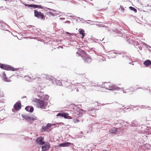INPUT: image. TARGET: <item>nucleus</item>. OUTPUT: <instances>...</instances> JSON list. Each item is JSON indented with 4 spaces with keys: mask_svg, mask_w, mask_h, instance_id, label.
Here are the masks:
<instances>
[{
    "mask_svg": "<svg viewBox=\"0 0 151 151\" xmlns=\"http://www.w3.org/2000/svg\"><path fill=\"white\" fill-rule=\"evenodd\" d=\"M81 35H82V37H81V38L83 39L84 38V37L85 36V34H83Z\"/></svg>",
    "mask_w": 151,
    "mask_h": 151,
    "instance_id": "nucleus-54",
    "label": "nucleus"
},
{
    "mask_svg": "<svg viewBox=\"0 0 151 151\" xmlns=\"http://www.w3.org/2000/svg\"><path fill=\"white\" fill-rule=\"evenodd\" d=\"M27 97L26 96H24L23 97H22V99H24V98H26Z\"/></svg>",
    "mask_w": 151,
    "mask_h": 151,
    "instance_id": "nucleus-58",
    "label": "nucleus"
},
{
    "mask_svg": "<svg viewBox=\"0 0 151 151\" xmlns=\"http://www.w3.org/2000/svg\"><path fill=\"white\" fill-rule=\"evenodd\" d=\"M49 96L47 95H45L43 98V100H48L49 99Z\"/></svg>",
    "mask_w": 151,
    "mask_h": 151,
    "instance_id": "nucleus-33",
    "label": "nucleus"
},
{
    "mask_svg": "<svg viewBox=\"0 0 151 151\" xmlns=\"http://www.w3.org/2000/svg\"><path fill=\"white\" fill-rule=\"evenodd\" d=\"M52 127L50 123H47L45 126H43L42 128L41 131L42 132H47L48 129H49Z\"/></svg>",
    "mask_w": 151,
    "mask_h": 151,
    "instance_id": "nucleus-10",
    "label": "nucleus"
},
{
    "mask_svg": "<svg viewBox=\"0 0 151 151\" xmlns=\"http://www.w3.org/2000/svg\"><path fill=\"white\" fill-rule=\"evenodd\" d=\"M51 124L52 127V126H55L56 125L55 124Z\"/></svg>",
    "mask_w": 151,
    "mask_h": 151,
    "instance_id": "nucleus-56",
    "label": "nucleus"
},
{
    "mask_svg": "<svg viewBox=\"0 0 151 151\" xmlns=\"http://www.w3.org/2000/svg\"><path fill=\"white\" fill-rule=\"evenodd\" d=\"M87 53L85 50H81L80 53V55L82 58H84V57L87 56Z\"/></svg>",
    "mask_w": 151,
    "mask_h": 151,
    "instance_id": "nucleus-27",
    "label": "nucleus"
},
{
    "mask_svg": "<svg viewBox=\"0 0 151 151\" xmlns=\"http://www.w3.org/2000/svg\"><path fill=\"white\" fill-rule=\"evenodd\" d=\"M78 31L79 34L81 35L85 34V31L83 29H79L78 30Z\"/></svg>",
    "mask_w": 151,
    "mask_h": 151,
    "instance_id": "nucleus-30",
    "label": "nucleus"
},
{
    "mask_svg": "<svg viewBox=\"0 0 151 151\" xmlns=\"http://www.w3.org/2000/svg\"><path fill=\"white\" fill-rule=\"evenodd\" d=\"M69 17H71V18H73V17H74V16H72V15H70V16H69Z\"/></svg>",
    "mask_w": 151,
    "mask_h": 151,
    "instance_id": "nucleus-62",
    "label": "nucleus"
},
{
    "mask_svg": "<svg viewBox=\"0 0 151 151\" xmlns=\"http://www.w3.org/2000/svg\"><path fill=\"white\" fill-rule=\"evenodd\" d=\"M52 10L53 12H54V15H55V16H56L57 15H61L62 12H61L60 11H57L55 10L52 9Z\"/></svg>",
    "mask_w": 151,
    "mask_h": 151,
    "instance_id": "nucleus-23",
    "label": "nucleus"
},
{
    "mask_svg": "<svg viewBox=\"0 0 151 151\" xmlns=\"http://www.w3.org/2000/svg\"><path fill=\"white\" fill-rule=\"evenodd\" d=\"M147 129L148 130H150L151 129V127H147Z\"/></svg>",
    "mask_w": 151,
    "mask_h": 151,
    "instance_id": "nucleus-51",
    "label": "nucleus"
},
{
    "mask_svg": "<svg viewBox=\"0 0 151 151\" xmlns=\"http://www.w3.org/2000/svg\"><path fill=\"white\" fill-rule=\"evenodd\" d=\"M63 80H57L55 78V80L54 81V83H55V84L56 85H58L59 86H63L62 85V81Z\"/></svg>",
    "mask_w": 151,
    "mask_h": 151,
    "instance_id": "nucleus-16",
    "label": "nucleus"
},
{
    "mask_svg": "<svg viewBox=\"0 0 151 151\" xmlns=\"http://www.w3.org/2000/svg\"><path fill=\"white\" fill-rule=\"evenodd\" d=\"M74 109L75 110L74 114L77 115L78 117L82 116L84 114H86L87 113L88 114H91V115L92 116L95 117V109L89 108L87 110H84L76 106L74 107Z\"/></svg>",
    "mask_w": 151,
    "mask_h": 151,
    "instance_id": "nucleus-1",
    "label": "nucleus"
},
{
    "mask_svg": "<svg viewBox=\"0 0 151 151\" xmlns=\"http://www.w3.org/2000/svg\"><path fill=\"white\" fill-rule=\"evenodd\" d=\"M22 116L28 122L32 123L34 121L37 119V117L33 114L30 115H26L24 114H22Z\"/></svg>",
    "mask_w": 151,
    "mask_h": 151,
    "instance_id": "nucleus-3",
    "label": "nucleus"
},
{
    "mask_svg": "<svg viewBox=\"0 0 151 151\" xmlns=\"http://www.w3.org/2000/svg\"><path fill=\"white\" fill-rule=\"evenodd\" d=\"M116 89L115 90H119L120 89H124V88H120L118 86H116Z\"/></svg>",
    "mask_w": 151,
    "mask_h": 151,
    "instance_id": "nucleus-41",
    "label": "nucleus"
},
{
    "mask_svg": "<svg viewBox=\"0 0 151 151\" xmlns=\"http://www.w3.org/2000/svg\"><path fill=\"white\" fill-rule=\"evenodd\" d=\"M122 90L123 91V92L124 93H127V91H124L123 90V89H122Z\"/></svg>",
    "mask_w": 151,
    "mask_h": 151,
    "instance_id": "nucleus-53",
    "label": "nucleus"
},
{
    "mask_svg": "<svg viewBox=\"0 0 151 151\" xmlns=\"http://www.w3.org/2000/svg\"><path fill=\"white\" fill-rule=\"evenodd\" d=\"M88 85L90 86H95L96 85V84L94 83L91 82V83H89Z\"/></svg>",
    "mask_w": 151,
    "mask_h": 151,
    "instance_id": "nucleus-35",
    "label": "nucleus"
},
{
    "mask_svg": "<svg viewBox=\"0 0 151 151\" xmlns=\"http://www.w3.org/2000/svg\"><path fill=\"white\" fill-rule=\"evenodd\" d=\"M40 9H41L44 10L46 12H47L48 11L46 10V9H47L49 10L50 11L51 10H52V9H50L49 8L45 6H42V7L40 8Z\"/></svg>",
    "mask_w": 151,
    "mask_h": 151,
    "instance_id": "nucleus-32",
    "label": "nucleus"
},
{
    "mask_svg": "<svg viewBox=\"0 0 151 151\" xmlns=\"http://www.w3.org/2000/svg\"><path fill=\"white\" fill-rule=\"evenodd\" d=\"M76 91L77 92H78L79 91V90L78 89V88H77L76 89Z\"/></svg>",
    "mask_w": 151,
    "mask_h": 151,
    "instance_id": "nucleus-64",
    "label": "nucleus"
},
{
    "mask_svg": "<svg viewBox=\"0 0 151 151\" xmlns=\"http://www.w3.org/2000/svg\"><path fill=\"white\" fill-rule=\"evenodd\" d=\"M0 103H4V101L1 100H0Z\"/></svg>",
    "mask_w": 151,
    "mask_h": 151,
    "instance_id": "nucleus-59",
    "label": "nucleus"
},
{
    "mask_svg": "<svg viewBox=\"0 0 151 151\" xmlns=\"http://www.w3.org/2000/svg\"><path fill=\"white\" fill-rule=\"evenodd\" d=\"M24 5L28 7H30V8L31 9V6H32V4H24Z\"/></svg>",
    "mask_w": 151,
    "mask_h": 151,
    "instance_id": "nucleus-36",
    "label": "nucleus"
},
{
    "mask_svg": "<svg viewBox=\"0 0 151 151\" xmlns=\"http://www.w3.org/2000/svg\"><path fill=\"white\" fill-rule=\"evenodd\" d=\"M73 121L74 123H76L79 122V120L77 119H73Z\"/></svg>",
    "mask_w": 151,
    "mask_h": 151,
    "instance_id": "nucleus-37",
    "label": "nucleus"
},
{
    "mask_svg": "<svg viewBox=\"0 0 151 151\" xmlns=\"http://www.w3.org/2000/svg\"><path fill=\"white\" fill-rule=\"evenodd\" d=\"M21 107V104L20 101H18L14 105V108L17 111L19 110Z\"/></svg>",
    "mask_w": 151,
    "mask_h": 151,
    "instance_id": "nucleus-11",
    "label": "nucleus"
},
{
    "mask_svg": "<svg viewBox=\"0 0 151 151\" xmlns=\"http://www.w3.org/2000/svg\"><path fill=\"white\" fill-rule=\"evenodd\" d=\"M46 14L48 16L50 17L52 16L53 17H55V15H54V12H45Z\"/></svg>",
    "mask_w": 151,
    "mask_h": 151,
    "instance_id": "nucleus-28",
    "label": "nucleus"
},
{
    "mask_svg": "<svg viewBox=\"0 0 151 151\" xmlns=\"http://www.w3.org/2000/svg\"><path fill=\"white\" fill-rule=\"evenodd\" d=\"M134 122H135L134 121H132V122L131 123V124L132 126L135 127L137 125H136V124H134Z\"/></svg>",
    "mask_w": 151,
    "mask_h": 151,
    "instance_id": "nucleus-40",
    "label": "nucleus"
},
{
    "mask_svg": "<svg viewBox=\"0 0 151 151\" xmlns=\"http://www.w3.org/2000/svg\"><path fill=\"white\" fill-rule=\"evenodd\" d=\"M143 45L146 46L147 47H149L150 48H151V47L149 46V45H147L146 43L145 42H143Z\"/></svg>",
    "mask_w": 151,
    "mask_h": 151,
    "instance_id": "nucleus-39",
    "label": "nucleus"
},
{
    "mask_svg": "<svg viewBox=\"0 0 151 151\" xmlns=\"http://www.w3.org/2000/svg\"><path fill=\"white\" fill-rule=\"evenodd\" d=\"M25 109L27 111L30 113L32 112L34 110L33 107L32 106H26L25 107Z\"/></svg>",
    "mask_w": 151,
    "mask_h": 151,
    "instance_id": "nucleus-13",
    "label": "nucleus"
},
{
    "mask_svg": "<svg viewBox=\"0 0 151 151\" xmlns=\"http://www.w3.org/2000/svg\"><path fill=\"white\" fill-rule=\"evenodd\" d=\"M34 16L38 19L41 20H45L46 15L40 11H38L37 10H34Z\"/></svg>",
    "mask_w": 151,
    "mask_h": 151,
    "instance_id": "nucleus-4",
    "label": "nucleus"
},
{
    "mask_svg": "<svg viewBox=\"0 0 151 151\" xmlns=\"http://www.w3.org/2000/svg\"><path fill=\"white\" fill-rule=\"evenodd\" d=\"M144 65L146 67H148L151 65V61L150 60H146L143 63Z\"/></svg>",
    "mask_w": 151,
    "mask_h": 151,
    "instance_id": "nucleus-17",
    "label": "nucleus"
},
{
    "mask_svg": "<svg viewBox=\"0 0 151 151\" xmlns=\"http://www.w3.org/2000/svg\"><path fill=\"white\" fill-rule=\"evenodd\" d=\"M44 138L43 137L41 136L37 138L35 140L36 143L40 145H43L44 144Z\"/></svg>",
    "mask_w": 151,
    "mask_h": 151,
    "instance_id": "nucleus-9",
    "label": "nucleus"
},
{
    "mask_svg": "<svg viewBox=\"0 0 151 151\" xmlns=\"http://www.w3.org/2000/svg\"><path fill=\"white\" fill-rule=\"evenodd\" d=\"M84 63H88L91 62V58L90 57H88L87 56L83 58Z\"/></svg>",
    "mask_w": 151,
    "mask_h": 151,
    "instance_id": "nucleus-15",
    "label": "nucleus"
},
{
    "mask_svg": "<svg viewBox=\"0 0 151 151\" xmlns=\"http://www.w3.org/2000/svg\"><path fill=\"white\" fill-rule=\"evenodd\" d=\"M3 80L6 82H9L11 81V80L9 79H8L6 76V75L5 71H4L2 74Z\"/></svg>",
    "mask_w": 151,
    "mask_h": 151,
    "instance_id": "nucleus-18",
    "label": "nucleus"
},
{
    "mask_svg": "<svg viewBox=\"0 0 151 151\" xmlns=\"http://www.w3.org/2000/svg\"><path fill=\"white\" fill-rule=\"evenodd\" d=\"M66 33L67 34H68L69 35H71V36H73V34L70 33H69V32H66Z\"/></svg>",
    "mask_w": 151,
    "mask_h": 151,
    "instance_id": "nucleus-47",
    "label": "nucleus"
},
{
    "mask_svg": "<svg viewBox=\"0 0 151 151\" xmlns=\"http://www.w3.org/2000/svg\"><path fill=\"white\" fill-rule=\"evenodd\" d=\"M126 38L129 44H134V45H135L137 41L135 40L134 38L132 37L131 36L127 35L126 36Z\"/></svg>",
    "mask_w": 151,
    "mask_h": 151,
    "instance_id": "nucleus-6",
    "label": "nucleus"
},
{
    "mask_svg": "<svg viewBox=\"0 0 151 151\" xmlns=\"http://www.w3.org/2000/svg\"><path fill=\"white\" fill-rule=\"evenodd\" d=\"M0 68L2 69L6 70L15 71L18 70L19 68H15L11 65L0 63Z\"/></svg>",
    "mask_w": 151,
    "mask_h": 151,
    "instance_id": "nucleus-2",
    "label": "nucleus"
},
{
    "mask_svg": "<svg viewBox=\"0 0 151 151\" xmlns=\"http://www.w3.org/2000/svg\"><path fill=\"white\" fill-rule=\"evenodd\" d=\"M32 30L36 35H38L39 33H40V31H41V30L40 28H32Z\"/></svg>",
    "mask_w": 151,
    "mask_h": 151,
    "instance_id": "nucleus-19",
    "label": "nucleus"
},
{
    "mask_svg": "<svg viewBox=\"0 0 151 151\" xmlns=\"http://www.w3.org/2000/svg\"><path fill=\"white\" fill-rule=\"evenodd\" d=\"M129 9L133 11H134L135 13H136L137 12V9L134 7L130 6L129 7Z\"/></svg>",
    "mask_w": 151,
    "mask_h": 151,
    "instance_id": "nucleus-31",
    "label": "nucleus"
},
{
    "mask_svg": "<svg viewBox=\"0 0 151 151\" xmlns=\"http://www.w3.org/2000/svg\"><path fill=\"white\" fill-rule=\"evenodd\" d=\"M90 145V146L91 147L93 148H95L96 147V145L93 144H91Z\"/></svg>",
    "mask_w": 151,
    "mask_h": 151,
    "instance_id": "nucleus-45",
    "label": "nucleus"
},
{
    "mask_svg": "<svg viewBox=\"0 0 151 151\" xmlns=\"http://www.w3.org/2000/svg\"><path fill=\"white\" fill-rule=\"evenodd\" d=\"M48 104V102L47 101H44L41 100L37 104V107L38 108L41 109H45Z\"/></svg>",
    "mask_w": 151,
    "mask_h": 151,
    "instance_id": "nucleus-5",
    "label": "nucleus"
},
{
    "mask_svg": "<svg viewBox=\"0 0 151 151\" xmlns=\"http://www.w3.org/2000/svg\"><path fill=\"white\" fill-rule=\"evenodd\" d=\"M116 86L114 84H112L109 86V88H107L106 89L110 91H114L116 89Z\"/></svg>",
    "mask_w": 151,
    "mask_h": 151,
    "instance_id": "nucleus-20",
    "label": "nucleus"
},
{
    "mask_svg": "<svg viewBox=\"0 0 151 151\" xmlns=\"http://www.w3.org/2000/svg\"><path fill=\"white\" fill-rule=\"evenodd\" d=\"M60 19L64 20V19H65V18H60Z\"/></svg>",
    "mask_w": 151,
    "mask_h": 151,
    "instance_id": "nucleus-60",
    "label": "nucleus"
},
{
    "mask_svg": "<svg viewBox=\"0 0 151 151\" xmlns=\"http://www.w3.org/2000/svg\"><path fill=\"white\" fill-rule=\"evenodd\" d=\"M15 109H12V111L13 112H14L15 111Z\"/></svg>",
    "mask_w": 151,
    "mask_h": 151,
    "instance_id": "nucleus-61",
    "label": "nucleus"
},
{
    "mask_svg": "<svg viewBox=\"0 0 151 151\" xmlns=\"http://www.w3.org/2000/svg\"><path fill=\"white\" fill-rule=\"evenodd\" d=\"M72 145V146H71V147H72V149H73V150L74 151H78L76 149V147L74 145H73H73Z\"/></svg>",
    "mask_w": 151,
    "mask_h": 151,
    "instance_id": "nucleus-34",
    "label": "nucleus"
},
{
    "mask_svg": "<svg viewBox=\"0 0 151 151\" xmlns=\"http://www.w3.org/2000/svg\"><path fill=\"white\" fill-rule=\"evenodd\" d=\"M41 7H42V6L41 5L32 4L31 8H32L34 9L36 8L40 9Z\"/></svg>",
    "mask_w": 151,
    "mask_h": 151,
    "instance_id": "nucleus-24",
    "label": "nucleus"
},
{
    "mask_svg": "<svg viewBox=\"0 0 151 151\" xmlns=\"http://www.w3.org/2000/svg\"><path fill=\"white\" fill-rule=\"evenodd\" d=\"M42 151H47L50 148V144L48 142H44V144L42 145Z\"/></svg>",
    "mask_w": 151,
    "mask_h": 151,
    "instance_id": "nucleus-8",
    "label": "nucleus"
},
{
    "mask_svg": "<svg viewBox=\"0 0 151 151\" xmlns=\"http://www.w3.org/2000/svg\"><path fill=\"white\" fill-rule=\"evenodd\" d=\"M132 59H131L130 60V61H128V63H129V64H131L132 65H134V64H133V63L132 62H130V61H131L132 60Z\"/></svg>",
    "mask_w": 151,
    "mask_h": 151,
    "instance_id": "nucleus-49",
    "label": "nucleus"
},
{
    "mask_svg": "<svg viewBox=\"0 0 151 151\" xmlns=\"http://www.w3.org/2000/svg\"><path fill=\"white\" fill-rule=\"evenodd\" d=\"M118 129V128L116 127H114L111 129L109 132L113 134H115L116 132Z\"/></svg>",
    "mask_w": 151,
    "mask_h": 151,
    "instance_id": "nucleus-26",
    "label": "nucleus"
},
{
    "mask_svg": "<svg viewBox=\"0 0 151 151\" xmlns=\"http://www.w3.org/2000/svg\"><path fill=\"white\" fill-rule=\"evenodd\" d=\"M27 27L28 28H32L33 27H35L33 26V25H28L27 26Z\"/></svg>",
    "mask_w": 151,
    "mask_h": 151,
    "instance_id": "nucleus-43",
    "label": "nucleus"
},
{
    "mask_svg": "<svg viewBox=\"0 0 151 151\" xmlns=\"http://www.w3.org/2000/svg\"><path fill=\"white\" fill-rule=\"evenodd\" d=\"M41 101V100H40L39 99H35V102L37 103H37H38L40 102V101Z\"/></svg>",
    "mask_w": 151,
    "mask_h": 151,
    "instance_id": "nucleus-38",
    "label": "nucleus"
},
{
    "mask_svg": "<svg viewBox=\"0 0 151 151\" xmlns=\"http://www.w3.org/2000/svg\"><path fill=\"white\" fill-rule=\"evenodd\" d=\"M116 54H122V57L124 58V60H126L127 62L130 61L131 59L130 55L128 53H123L121 54L119 52H116Z\"/></svg>",
    "mask_w": 151,
    "mask_h": 151,
    "instance_id": "nucleus-7",
    "label": "nucleus"
},
{
    "mask_svg": "<svg viewBox=\"0 0 151 151\" xmlns=\"http://www.w3.org/2000/svg\"><path fill=\"white\" fill-rule=\"evenodd\" d=\"M98 26H100V27H105V25L103 24H98Z\"/></svg>",
    "mask_w": 151,
    "mask_h": 151,
    "instance_id": "nucleus-42",
    "label": "nucleus"
},
{
    "mask_svg": "<svg viewBox=\"0 0 151 151\" xmlns=\"http://www.w3.org/2000/svg\"><path fill=\"white\" fill-rule=\"evenodd\" d=\"M137 40V41L136 42V43L135 44V46H137V47L140 50H142V47L141 46L140 44H143V42L138 39Z\"/></svg>",
    "mask_w": 151,
    "mask_h": 151,
    "instance_id": "nucleus-14",
    "label": "nucleus"
},
{
    "mask_svg": "<svg viewBox=\"0 0 151 151\" xmlns=\"http://www.w3.org/2000/svg\"><path fill=\"white\" fill-rule=\"evenodd\" d=\"M0 134H3L4 135H8L7 134H7L0 133Z\"/></svg>",
    "mask_w": 151,
    "mask_h": 151,
    "instance_id": "nucleus-63",
    "label": "nucleus"
},
{
    "mask_svg": "<svg viewBox=\"0 0 151 151\" xmlns=\"http://www.w3.org/2000/svg\"><path fill=\"white\" fill-rule=\"evenodd\" d=\"M63 81H65L67 83H68V80L66 78H65L64 80H63Z\"/></svg>",
    "mask_w": 151,
    "mask_h": 151,
    "instance_id": "nucleus-55",
    "label": "nucleus"
},
{
    "mask_svg": "<svg viewBox=\"0 0 151 151\" xmlns=\"http://www.w3.org/2000/svg\"><path fill=\"white\" fill-rule=\"evenodd\" d=\"M45 78L46 79L51 81L52 83L54 82V81L55 80L54 78L49 75H46Z\"/></svg>",
    "mask_w": 151,
    "mask_h": 151,
    "instance_id": "nucleus-22",
    "label": "nucleus"
},
{
    "mask_svg": "<svg viewBox=\"0 0 151 151\" xmlns=\"http://www.w3.org/2000/svg\"><path fill=\"white\" fill-rule=\"evenodd\" d=\"M101 123H99V122H96V123L95 124H93V125H92V126H93V125H94L95 124H100Z\"/></svg>",
    "mask_w": 151,
    "mask_h": 151,
    "instance_id": "nucleus-50",
    "label": "nucleus"
},
{
    "mask_svg": "<svg viewBox=\"0 0 151 151\" xmlns=\"http://www.w3.org/2000/svg\"><path fill=\"white\" fill-rule=\"evenodd\" d=\"M82 83L84 84V85H82V86H83L84 87V88H85V83H83V82H82Z\"/></svg>",
    "mask_w": 151,
    "mask_h": 151,
    "instance_id": "nucleus-52",
    "label": "nucleus"
},
{
    "mask_svg": "<svg viewBox=\"0 0 151 151\" xmlns=\"http://www.w3.org/2000/svg\"><path fill=\"white\" fill-rule=\"evenodd\" d=\"M64 112L63 111H61L58 113L56 115L57 117H59L60 118H63Z\"/></svg>",
    "mask_w": 151,
    "mask_h": 151,
    "instance_id": "nucleus-29",
    "label": "nucleus"
},
{
    "mask_svg": "<svg viewBox=\"0 0 151 151\" xmlns=\"http://www.w3.org/2000/svg\"><path fill=\"white\" fill-rule=\"evenodd\" d=\"M65 23H68V24H70V21H69L67 20L66 21H65Z\"/></svg>",
    "mask_w": 151,
    "mask_h": 151,
    "instance_id": "nucleus-48",
    "label": "nucleus"
},
{
    "mask_svg": "<svg viewBox=\"0 0 151 151\" xmlns=\"http://www.w3.org/2000/svg\"><path fill=\"white\" fill-rule=\"evenodd\" d=\"M148 88H149V89H146L145 90L147 91V92L148 93H150V88L149 87H148Z\"/></svg>",
    "mask_w": 151,
    "mask_h": 151,
    "instance_id": "nucleus-44",
    "label": "nucleus"
},
{
    "mask_svg": "<svg viewBox=\"0 0 151 151\" xmlns=\"http://www.w3.org/2000/svg\"><path fill=\"white\" fill-rule=\"evenodd\" d=\"M63 118L65 119H71L72 118L69 115L68 113L66 112H64Z\"/></svg>",
    "mask_w": 151,
    "mask_h": 151,
    "instance_id": "nucleus-21",
    "label": "nucleus"
},
{
    "mask_svg": "<svg viewBox=\"0 0 151 151\" xmlns=\"http://www.w3.org/2000/svg\"><path fill=\"white\" fill-rule=\"evenodd\" d=\"M127 90H128L127 91V93H128L129 95L132 94L133 93V92L134 91V88L132 87H130Z\"/></svg>",
    "mask_w": 151,
    "mask_h": 151,
    "instance_id": "nucleus-25",
    "label": "nucleus"
},
{
    "mask_svg": "<svg viewBox=\"0 0 151 151\" xmlns=\"http://www.w3.org/2000/svg\"><path fill=\"white\" fill-rule=\"evenodd\" d=\"M120 8H121V10L122 11H124V7L122 6V5H120Z\"/></svg>",
    "mask_w": 151,
    "mask_h": 151,
    "instance_id": "nucleus-46",
    "label": "nucleus"
},
{
    "mask_svg": "<svg viewBox=\"0 0 151 151\" xmlns=\"http://www.w3.org/2000/svg\"><path fill=\"white\" fill-rule=\"evenodd\" d=\"M102 127V126H98V125L97 126V128H100Z\"/></svg>",
    "mask_w": 151,
    "mask_h": 151,
    "instance_id": "nucleus-57",
    "label": "nucleus"
},
{
    "mask_svg": "<svg viewBox=\"0 0 151 151\" xmlns=\"http://www.w3.org/2000/svg\"><path fill=\"white\" fill-rule=\"evenodd\" d=\"M73 143L68 142H64L59 144L58 145L59 147H68L70 145H73Z\"/></svg>",
    "mask_w": 151,
    "mask_h": 151,
    "instance_id": "nucleus-12",
    "label": "nucleus"
}]
</instances>
